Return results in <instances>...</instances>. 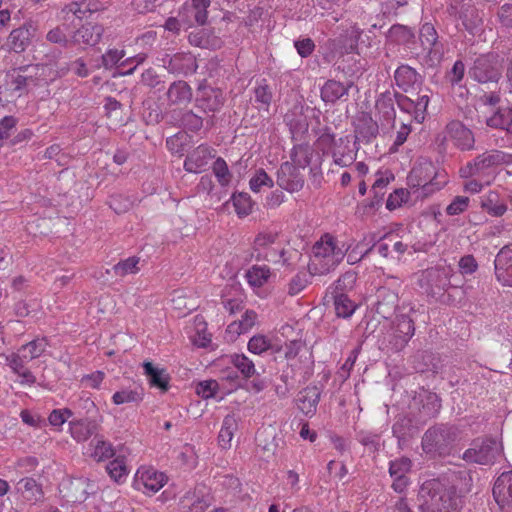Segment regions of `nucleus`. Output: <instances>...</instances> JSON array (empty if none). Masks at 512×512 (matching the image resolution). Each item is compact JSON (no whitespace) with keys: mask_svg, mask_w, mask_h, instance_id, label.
<instances>
[{"mask_svg":"<svg viewBox=\"0 0 512 512\" xmlns=\"http://www.w3.org/2000/svg\"><path fill=\"white\" fill-rule=\"evenodd\" d=\"M308 284V275L304 272L296 274L288 284V293L291 296L299 294Z\"/></svg>","mask_w":512,"mask_h":512,"instance_id":"5fc2aeb1","label":"nucleus"},{"mask_svg":"<svg viewBox=\"0 0 512 512\" xmlns=\"http://www.w3.org/2000/svg\"><path fill=\"white\" fill-rule=\"evenodd\" d=\"M487 125L493 128L512 131V109L502 108L487 119Z\"/></svg>","mask_w":512,"mask_h":512,"instance_id":"72a5a7b5","label":"nucleus"},{"mask_svg":"<svg viewBox=\"0 0 512 512\" xmlns=\"http://www.w3.org/2000/svg\"><path fill=\"white\" fill-rule=\"evenodd\" d=\"M376 179L372 185V190L375 194L382 193L387 185L394 180V175L391 171H378L375 175Z\"/></svg>","mask_w":512,"mask_h":512,"instance_id":"8fccbe9b","label":"nucleus"},{"mask_svg":"<svg viewBox=\"0 0 512 512\" xmlns=\"http://www.w3.org/2000/svg\"><path fill=\"white\" fill-rule=\"evenodd\" d=\"M494 498L500 509L512 512V471L502 473L493 488Z\"/></svg>","mask_w":512,"mask_h":512,"instance_id":"9b49d317","label":"nucleus"},{"mask_svg":"<svg viewBox=\"0 0 512 512\" xmlns=\"http://www.w3.org/2000/svg\"><path fill=\"white\" fill-rule=\"evenodd\" d=\"M213 502V497L205 485H198L185 493L180 500V512H204Z\"/></svg>","mask_w":512,"mask_h":512,"instance_id":"1a4fd4ad","label":"nucleus"},{"mask_svg":"<svg viewBox=\"0 0 512 512\" xmlns=\"http://www.w3.org/2000/svg\"><path fill=\"white\" fill-rule=\"evenodd\" d=\"M277 184L288 192L299 191L304 180L295 165L289 162L283 163L277 173Z\"/></svg>","mask_w":512,"mask_h":512,"instance_id":"ddd939ff","label":"nucleus"},{"mask_svg":"<svg viewBox=\"0 0 512 512\" xmlns=\"http://www.w3.org/2000/svg\"><path fill=\"white\" fill-rule=\"evenodd\" d=\"M71 436L78 442L85 441L91 434L88 424L81 421L70 423Z\"/></svg>","mask_w":512,"mask_h":512,"instance_id":"864d4df0","label":"nucleus"},{"mask_svg":"<svg viewBox=\"0 0 512 512\" xmlns=\"http://www.w3.org/2000/svg\"><path fill=\"white\" fill-rule=\"evenodd\" d=\"M106 470L109 476L117 483H123L129 474V469L123 458H115L110 461L106 466Z\"/></svg>","mask_w":512,"mask_h":512,"instance_id":"c9c22d12","label":"nucleus"},{"mask_svg":"<svg viewBox=\"0 0 512 512\" xmlns=\"http://www.w3.org/2000/svg\"><path fill=\"white\" fill-rule=\"evenodd\" d=\"M448 182L444 171H439L428 160L419 161L412 168L407 177V184L411 189H421L423 196H428L442 189Z\"/></svg>","mask_w":512,"mask_h":512,"instance_id":"7ed1b4c3","label":"nucleus"},{"mask_svg":"<svg viewBox=\"0 0 512 512\" xmlns=\"http://www.w3.org/2000/svg\"><path fill=\"white\" fill-rule=\"evenodd\" d=\"M420 40L425 49L430 50L437 41V33L430 23H425L420 29Z\"/></svg>","mask_w":512,"mask_h":512,"instance_id":"a18cd8bd","label":"nucleus"},{"mask_svg":"<svg viewBox=\"0 0 512 512\" xmlns=\"http://www.w3.org/2000/svg\"><path fill=\"white\" fill-rule=\"evenodd\" d=\"M429 101L430 98L428 94L418 95L415 99L416 121L418 123H422L424 121Z\"/></svg>","mask_w":512,"mask_h":512,"instance_id":"13d9d810","label":"nucleus"},{"mask_svg":"<svg viewBox=\"0 0 512 512\" xmlns=\"http://www.w3.org/2000/svg\"><path fill=\"white\" fill-rule=\"evenodd\" d=\"M197 106L204 112L218 111L223 103L224 97L220 89L212 87H201L197 97Z\"/></svg>","mask_w":512,"mask_h":512,"instance_id":"a211bd4d","label":"nucleus"},{"mask_svg":"<svg viewBox=\"0 0 512 512\" xmlns=\"http://www.w3.org/2000/svg\"><path fill=\"white\" fill-rule=\"evenodd\" d=\"M72 413L68 409L53 410L49 415V423L55 427H61L70 417Z\"/></svg>","mask_w":512,"mask_h":512,"instance_id":"680f3d73","label":"nucleus"},{"mask_svg":"<svg viewBox=\"0 0 512 512\" xmlns=\"http://www.w3.org/2000/svg\"><path fill=\"white\" fill-rule=\"evenodd\" d=\"M278 234L275 231H260L253 242V256L256 260L274 261L275 249L272 246L277 240Z\"/></svg>","mask_w":512,"mask_h":512,"instance_id":"9d476101","label":"nucleus"},{"mask_svg":"<svg viewBox=\"0 0 512 512\" xmlns=\"http://www.w3.org/2000/svg\"><path fill=\"white\" fill-rule=\"evenodd\" d=\"M167 98L171 105H186L192 98L191 88L184 81L174 82L168 89Z\"/></svg>","mask_w":512,"mask_h":512,"instance_id":"393cba45","label":"nucleus"},{"mask_svg":"<svg viewBox=\"0 0 512 512\" xmlns=\"http://www.w3.org/2000/svg\"><path fill=\"white\" fill-rule=\"evenodd\" d=\"M419 501L422 512H458L461 506V499L455 489L438 480L423 483Z\"/></svg>","mask_w":512,"mask_h":512,"instance_id":"f257e3e1","label":"nucleus"},{"mask_svg":"<svg viewBox=\"0 0 512 512\" xmlns=\"http://www.w3.org/2000/svg\"><path fill=\"white\" fill-rule=\"evenodd\" d=\"M213 156L208 146L200 145L188 155L184 162V169L190 173H201Z\"/></svg>","mask_w":512,"mask_h":512,"instance_id":"6ab92c4d","label":"nucleus"},{"mask_svg":"<svg viewBox=\"0 0 512 512\" xmlns=\"http://www.w3.org/2000/svg\"><path fill=\"white\" fill-rule=\"evenodd\" d=\"M303 348V343L300 340H291L284 346V357L287 361H291L298 356L300 350Z\"/></svg>","mask_w":512,"mask_h":512,"instance_id":"0e129e2a","label":"nucleus"},{"mask_svg":"<svg viewBox=\"0 0 512 512\" xmlns=\"http://www.w3.org/2000/svg\"><path fill=\"white\" fill-rule=\"evenodd\" d=\"M409 199V191L403 188L396 189L391 193L386 201V208L388 210H395Z\"/></svg>","mask_w":512,"mask_h":512,"instance_id":"49530a36","label":"nucleus"},{"mask_svg":"<svg viewBox=\"0 0 512 512\" xmlns=\"http://www.w3.org/2000/svg\"><path fill=\"white\" fill-rule=\"evenodd\" d=\"M143 368L151 386L162 391H166L168 389L169 376L164 369L153 366L151 362H144Z\"/></svg>","mask_w":512,"mask_h":512,"instance_id":"cd10ccee","label":"nucleus"},{"mask_svg":"<svg viewBox=\"0 0 512 512\" xmlns=\"http://www.w3.org/2000/svg\"><path fill=\"white\" fill-rule=\"evenodd\" d=\"M17 490L22 494L27 493V498L35 496L39 492L36 481L29 477L22 478L17 482Z\"/></svg>","mask_w":512,"mask_h":512,"instance_id":"4d7b16f0","label":"nucleus"},{"mask_svg":"<svg viewBox=\"0 0 512 512\" xmlns=\"http://www.w3.org/2000/svg\"><path fill=\"white\" fill-rule=\"evenodd\" d=\"M103 33L104 28L102 25L87 23L74 32L71 37V43L75 45L95 46L100 42Z\"/></svg>","mask_w":512,"mask_h":512,"instance_id":"2eb2a0df","label":"nucleus"},{"mask_svg":"<svg viewBox=\"0 0 512 512\" xmlns=\"http://www.w3.org/2000/svg\"><path fill=\"white\" fill-rule=\"evenodd\" d=\"M495 275L503 286L512 287V245L504 246L496 255Z\"/></svg>","mask_w":512,"mask_h":512,"instance_id":"f8f14e48","label":"nucleus"},{"mask_svg":"<svg viewBox=\"0 0 512 512\" xmlns=\"http://www.w3.org/2000/svg\"><path fill=\"white\" fill-rule=\"evenodd\" d=\"M238 428L237 420L234 415H227L222 422L218 435V444L222 449H229L234 437V433Z\"/></svg>","mask_w":512,"mask_h":512,"instance_id":"c756f323","label":"nucleus"},{"mask_svg":"<svg viewBox=\"0 0 512 512\" xmlns=\"http://www.w3.org/2000/svg\"><path fill=\"white\" fill-rule=\"evenodd\" d=\"M414 331L413 321L405 315L400 316L397 319L396 325L384 335L381 342L382 349H387L388 351L402 350L414 335Z\"/></svg>","mask_w":512,"mask_h":512,"instance_id":"39448f33","label":"nucleus"},{"mask_svg":"<svg viewBox=\"0 0 512 512\" xmlns=\"http://www.w3.org/2000/svg\"><path fill=\"white\" fill-rule=\"evenodd\" d=\"M319 399H320L319 390L316 387H307L299 393V396H298L299 409L305 415H312L316 411Z\"/></svg>","mask_w":512,"mask_h":512,"instance_id":"a878e982","label":"nucleus"},{"mask_svg":"<svg viewBox=\"0 0 512 512\" xmlns=\"http://www.w3.org/2000/svg\"><path fill=\"white\" fill-rule=\"evenodd\" d=\"M470 199L466 196H456L446 207V213L455 216L463 213L469 206Z\"/></svg>","mask_w":512,"mask_h":512,"instance_id":"3c124183","label":"nucleus"},{"mask_svg":"<svg viewBox=\"0 0 512 512\" xmlns=\"http://www.w3.org/2000/svg\"><path fill=\"white\" fill-rule=\"evenodd\" d=\"M230 361L244 377L249 378L255 374V365L246 355L234 354L230 357Z\"/></svg>","mask_w":512,"mask_h":512,"instance_id":"79ce46f5","label":"nucleus"},{"mask_svg":"<svg viewBox=\"0 0 512 512\" xmlns=\"http://www.w3.org/2000/svg\"><path fill=\"white\" fill-rule=\"evenodd\" d=\"M125 56V52L122 49H109L103 56V65L106 68L113 67L116 65L123 57Z\"/></svg>","mask_w":512,"mask_h":512,"instance_id":"052dcab7","label":"nucleus"},{"mask_svg":"<svg viewBox=\"0 0 512 512\" xmlns=\"http://www.w3.org/2000/svg\"><path fill=\"white\" fill-rule=\"evenodd\" d=\"M411 468V461L408 458H401L390 463L389 472L391 477L406 476Z\"/></svg>","mask_w":512,"mask_h":512,"instance_id":"6e6d98bb","label":"nucleus"},{"mask_svg":"<svg viewBox=\"0 0 512 512\" xmlns=\"http://www.w3.org/2000/svg\"><path fill=\"white\" fill-rule=\"evenodd\" d=\"M334 306L337 316L342 318L350 317L356 310V304L345 294L335 297Z\"/></svg>","mask_w":512,"mask_h":512,"instance_id":"ea45409f","label":"nucleus"},{"mask_svg":"<svg viewBox=\"0 0 512 512\" xmlns=\"http://www.w3.org/2000/svg\"><path fill=\"white\" fill-rule=\"evenodd\" d=\"M213 172L221 185L225 186L229 184L231 180V174L226 162L222 158H218L214 162Z\"/></svg>","mask_w":512,"mask_h":512,"instance_id":"09e8293b","label":"nucleus"},{"mask_svg":"<svg viewBox=\"0 0 512 512\" xmlns=\"http://www.w3.org/2000/svg\"><path fill=\"white\" fill-rule=\"evenodd\" d=\"M276 273L266 264H254L244 274L248 285L256 291L275 279Z\"/></svg>","mask_w":512,"mask_h":512,"instance_id":"4468645a","label":"nucleus"},{"mask_svg":"<svg viewBox=\"0 0 512 512\" xmlns=\"http://www.w3.org/2000/svg\"><path fill=\"white\" fill-rule=\"evenodd\" d=\"M139 259L136 257H129L124 261L117 263L114 267V273L118 276H125L128 274H135L139 271Z\"/></svg>","mask_w":512,"mask_h":512,"instance_id":"c03bdc74","label":"nucleus"},{"mask_svg":"<svg viewBox=\"0 0 512 512\" xmlns=\"http://www.w3.org/2000/svg\"><path fill=\"white\" fill-rule=\"evenodd\" d=\"M458 266H459V271L462 275H471L478 268V264H477L475 258L471 255L463 256L459 260Z\"/></svg>","mask_w":512,"mask_h":512,"instance_id":"bf43d9fd","label":"nucleus"},{"mask_svg":"<svg viewBox=\"0 0 512 512\" xmlns=\"http://www.w3.org/2000/svg\"><path fill=\"white\" fill-rule=\"evenodd\" d=\"M105 374L102 371H95L82 377V383L89 388L97 389L103 382Z\"/></svg>","mask_w":512,"mask_h":512,"instance_id":"69168bd1","label":"nucleus"},{"mask_svg":"<svg viewBox=\"0 0 512 512\" xmlns=\"http://www.w3.org/2000/svg\"><path fill=\"white\" fill-rule=\"evenodd\" d=\"M376 235L367 234L361 241H352L345 244V254H347V262L351 265L358 263L367 253H369L376 242Z\"/></svg>","mask_w":512,"mask_h":512,"instance_id":"aec40b11","label":"nucleus"},{"mask_svg":"<svg viewBox=\"0 0 512 512\" xmlns=\"http://www.w3.org/2000/svg\"><path fill=\"white\" fill-rule=\"evenodd\" d=\"M25 361H27L26 359H24L23 357V354L22 353H12L11 355H8L6 357V362H7V365L11 368V370L16 373V372H20V370H23L24 367V363Z\"/></svg>","mask_w":512,"mask_h":512,"instance_id":"774afa93","label":"nucleus"},{"mask_svg":"<svg viewBox=\"0 0 512 512\" xmlns=\"http://www.w3.org/2000/svg\"><path fill=\"white\" fill-rule=\"evenodd\" d=\"M71 489L75 491L74 501H84L87 496L95 491V485L86 479H76L71 481Z\"/></svg>","mask_w":512,"mask_h":512,"instance_id":"a19ab883","label":"nucleus"},{"mask_svg":"<svg viewBox=\"0 0 512 512\" xmlns=\"http://www.w3.org/2000/svg\"><path fill=\"white\" fill-rule=\"evenodd\" d=\"M348 86L335 80L327 81L321 89V98L325 102L334 103L348 94Z\"/></svg>","mask_w":512,"mask_h":512,"instance_id":"2f4dec72","label":"nucleus"},{"mask_svg":"<svg viewBox=\"0 0 512 512\" xmlns=\"http://www.w3.org/2000/svg\"><path fill=\"white\" fill-rule=\"evenodd\" d=\"M32 81L31 77L20 74L19 72H13L9 75L8 85L11 90L14 92L22 93L26 87L29 85V82Z\"/></svg>","mask_w":512,"mask_h":512,"instance_id":"de8ad7c7","label":"nucleus"},{"mask_svg":"<svg viewBox=\"0 0 512 512\" xmlns=\"http://www.w3.org/2000/svg\"><path fill=\"white\" fill-rule=\"evenodd\" d=\"M345 256V243L330 235L323 236L313 246L308 265L311 274H325L334 269Z\"/></svg>","mask_w":512,"mask_h":512,"instance_id":"f03ea898","label":"nucleus"},{"mask_svg":"<svg viewBox=\"0 0 512 512\" xmlns=\"http://www.w3.org/2000/svg\"><path fill=\"white\" fill-rule=\"evenodd\" d=\"M17 119L13 116H5L0 120V141L7 139L12 129L16 126Z\"/></svg>","mask_w":512,"mask_h":512,"instance_id":"338daca9","label":"nucleus"},{"mask_svg":"<svg viewBox=\"0 0 512 512\" xmlns=\"http://www.w3.org/2000/svg\"><path fill=\"white\" fill-rule=\"evenodd\" d=\"M167 482L164 473L157 471L153 467H140L133 479V487L144 494H154L158 492Z\"/></svg>","mask_w":512,"mask_h":512,"instance_id":"0eeeda50","label":"nucleus"},{"mask_svg":"<svg viewBox=\"0 0 512 512\" xmlns=\"http://www.w3.org/2000/svg\"><path fill=\"white\" fill-rule=\"evenodd\" d=\"M143 398V391L141 388H125L117 391L112 396V402L115 405H122L127 403H136Z\"/></svg>","mask_w":512,"mask_h":512,"instance_id":"f704fd0d","label":"nucleus"},{"mask_svg":"<svg viewBox=\"0 0 512 512\" xmlns=\"http://www.w3.org/2000/svg\"><path fill=\"white\" fill-rule=\"evenodd\" d=\"M196 69L195 59L191 54L178 53L169 57L168 70L172 73L188 74Z\"/></svg>","mask_w":512,"mask_h":512,"instance_id":"bb28decb","label":"nucleus"},{"mask_svg":"<svg viewBox=\"0 0 512 512\" xmlns=\"http://www.w3.org/2000/svg\"><path fill=\"white\" fill-rule=\"evenodd\" d=\"M272 186V178L263 169L257 170L249 181V187L254 193L260 192L262 188H271Z\"/></svg>","mask_w":512,"mask_h":512,"instance_id":"37998d69","label":"nucleus"},{"mask_svg":"<svg viewBox=\"0 0 512 512\" xmlns=\"http://www.w3.org/2000/svg\"><path fill=\"white\" fill-rule=\"evenodd\" d=\"M444 441L443 432L440 429H429L422 438V447L426 453L434 452Z\"/></svg>","mask_w":512,"mask_h":512,"instance_id":"58836bf2","label":"nucleus"},{"mask_svg":"<svg viewBox=\"0 0 512 512\" xmlns=\"http://www.w3.org/2000/svg\"><path fill=\"white\" fill-rule=\"evenodd\" d=\"M469 75L480 83L496 82L500 78L496 56L493 54L478 57L469 70Z\"/></svg>","mask_w":512,"mask_h":512,"instance_id":"6e6552de","label":"nucleus"},{"mask_svg":"<svg viewBox=\"0 0 512 512\" xmlns=\"http://www.w3.org/2000/svg\"><path fill=\"white\" fill-rule=\"evenodd\" d=\"M258 322V314L254 310H246L241 319L231 322L226 329L230 341H235L240 335L249 332Z\"/></svg>","mask_w":512,"mask_h":512,"instance_id":"412c9836","label":"nucleus"},{"mask_svg":"<svg viewBox=\"0 0 512 512\" xmlns=\"http://www.w3.org/2000/svg\"><path fill=\"white\" fill-rule=\"evenodd\" d=\"M394 78L399 88L404 91H408L418 82L419 76L413 68L407 65H402L395 71Z\"/></svg>","mask_w":512,"mask_h":512,"instance_id":"7c9ffc66","label":"nucleus"},{"mask_svg":"<svg viewBox=\"0 0 512 512\" xmlns=\"http://www.w3.org/2000/svg\"><path fill=\"white\" fill-rule=\"evenodd\" d=\"M480 207L492 217H501L508 210L506 199L494 190L481 196Z\"/></svg>","mask_w":512,"mask_h":512,"instance_id":"4be33fe9","label":"nucleus"},{"mask_svg":"<svg viewBox=\"0 0 512 512\" xmlns=\"http://www.w3.org/2000/svg\"><path fill=\"white\" fill-rule=\"evenodd\" d=\"M47 342L44 338L34 339L31 342L23 345L19 352L23 354L24 359L30 361L40 357L46 350Z\"/></svg>","mask_w":512,"mask_h":512,"instance_id":"e433bc0d","label":"nucleus"},{"mask_svg":"<svg viewBox=\"0 0 512 512\" xmlns=\"http://www.w3.org/2000/svg\"><path fill=\"white\" fill-rule=\"evenodd\" d=\"M218 390V383L215 380H204L197 384L196 393L204 399L214 397Z\"/></svg>","mask_w":512,"mask_h":512,"instance_id":"603ef678","label":"nucleus"},{"mask_svg":"<svg viewBox=\"0 0 512 512\" xmlns=\"http://www.w3.org/2000/svg\"><path fill=\"white\" fill-rule=\"evenodd\" d=\"M86 454L95 461H104L113 456L112 445L102 438H94L89 443Z\"/></svg>","mask_w":512,"mask_h":512,"instance_id":"c85d7f7f","label":"nucleus"},{"mask_svg":"<svg viewBox=\"0 0 512 512\" xmlns=\"http://www.w3.org/2000/svg\"><path fill=\"white\" fill-rule=\"evenodd\" d=\"M502 453V445L491 439H477L464 454L463 459L480 465H492Z\"/></svg>","mask_w":512,"mask_h":512,"instance_id":"20e7f679","label":"nucleus"},{"mask_svg":"<svg viewBox=\"0 0 512 512\" xmlns=\"http://www.w3.org/2000/svg\"><path fill=\"white\" fill-rule=\"evenodd\" d=\"M497 18L503 27L512 28V5H502L498 9Z\"/></svg>","mask_w":512,"mask_h":512,"instance_id":"e2e57ef3","label":"nucleus"},{"mask_svg":"<svg viewBox=\"0 0 512 512\" xmlns=\"http://www.w3.org/2000/svg\"><path fill=\"white\" fill-rule=\"evenodd\" d=\"M248 350L256 355H261L268 350H273L275 352L280 351L278 347H276L272 338L264 334H256L250 338L247 344Z\"/></svg>","mask_w":512,"mask_h":512,"instance_id":"473e14b6","label":"nucleus"},{"mask_svg":"<svg viewBox=\"0 0 512 512\" xmlns=\"http://www.w3.org/2000/svg\"><path fill=\"white\" fill-rule=\"evenodd\" d=\"M509 162V156L502 151L493 150L478 156L473 162L460 168L459 174L462 178H470L480 175L485 170Z\"/></svg>","mask_w":512,"mask_h":512,"instance_id":"423d86ee","label":"nucleus"},{"mask_svg":"<svg viewBox=\"0 0 512 512\" xmlns=\"http://www.w3.org/2000/svg\"><path fill=\"white\" fill-rule=\"evenodd\" d=\"M210 5V0H191V4L186 3L180 11L183 21L186 24L192 25L196 23L203 25L207 20V8Z\"/></svg>","mask_w":512,"mask_h":512,"instance_id":"dca6fc26","label":"nucleus"},{"mask_svg":"<svg viewBox=\"0 0 512 512\" xmlns=\"http://www.w3.org/2000/svg\"><path fill=\"white\" fill-rule=\"evenodd\" d=\"M232 203L239 217H245L252 212L253 201L249 194L240 192L232 196Z\"/></svg>","mask_w":512,"mask_h":512,"instance_id":"4c0bfd02","label":"nucleus"},{"mask_svg":"<svg viewBox=\"0 0 512 512\" xmlns=\"http://www.w3.org/2000/svg\"><path fill=\"white\" fill-rule=\"evenodd\" d=\"M31 28V25L24 24L23 26L12 30L7 38L9 50L15 53L24 52L31 42Z\"/></svg>","mask_w":512,"mask_h":512,"instance_id":"5701e85b","label":"nucleus"},{"mask_svg":"<svg viewBox=\"0 0 512 512\" xmlns=\"http://www.w3.org/2000/svg\"><path fill=\"white\" fill-rule=\"evenodd\" d=\"M351 140L349 137L339 138L335 142L333 149V158L336 164L345 167L350 165L355 157L356 153L350 146Z\"/></svg>","mask_w":512,"mask_h":512,"instance_id":"b1692460","label":"nucleus"},{"mask_svg":"<svg viewBox=\"0 0 512 512\" xmlns=\"http://www.w3.org/2000/svg\"><path fill=\"white\" fill-rule=\"evenodd\" d=\"M447 138L461 150H469L474 145L472 132L458 121L447 125Z\"/></svg>","mask_w":512,"mask_h":512,"instance_id":"f3484780","label":"nucleus"}]
</instances>
